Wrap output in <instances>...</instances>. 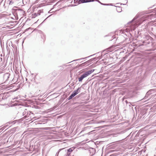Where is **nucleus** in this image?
Returning <instances> with one entry per match:
<instances>
[{"label":"nucleus","instance_id":"nucleus-19","mask_svg":"<svg viewBox=\"0 0 156 156\" xmlns=\"http://www.w3.org/2000/svg\"><path fill=\"white\" fill-rule=\"evenodd\" d=\"M17 1H19V0H16Z\"/></svg>","mask_w":156,"mask_h":156},{"label":"nucleus","instance_id":"nucleus-18","mask_svg":"<svg viewBox=\"0 0 156 156\" xmlns=\"http://www.w3.org/2000/svg\"><path fill=\"white\" fill-rule=\"evenodd\" d=\"M118 9H121L119 7H118Z\"/></svg>","mask_w":156,"mask_h":156},{"label":"nucleus","instance_id":"nucleus-7","mask_svg":"<svg viewBox=\"0 0 156 156\" xmlns=\"http://www.w3.org/2000/svg\"><path fill=\"white\" fill-rule=\"evenodd\" d=\"M80 87L78 88L77 90H75L73 92V94L75 96L80 92Z\"/></svg>","mask_w":156,"mask_h":156},{"label":"nucleus","instance_id":"nucleus-2","mask_svg":"<svg viewBox=\"0 0 156 156\" xmlns=\"http://www.w3.org/2000/svg\"><path fill=\"white\" fill-rule=\"evenodd\" d=\"M10 76V74L9 73H5L3 75V81L4 82H5L8 80Z\"/></svg>","mask_w":156,"mask_h":156},{"label":"nucleus","instance_id":"nucleus-4","mask_svg":"<svg viewBox=\"0 0 156 156\" xmlns=\"http://www.w3.org/2000/svg\"><path fill=\"white\" fill-rule=\"evenodd\" d=\"M74 149V148L73 147L71 148L68 149L67 150V154L66 156H73V155L71 156V154Z\"/></svg>","mask_w":156,"mask_h":156},{"label":"nucleus","instance_id":"nucleus-1","mask_svg":"<svg viewBox=\"0 0 156 156\" xmlns=\"http://www.w3.org/2000/svg\"><path fill=\"white\" fill-rule=\"evenodd\" d=\"M94 69H92L90 70H89L87 71L83 74H82L81 76L78 78V80L79 82H81L82 80L85 78L87 77L88 75H90L92 73L94 72Z\"/></svg>","mask_w":156,"mask_h":156},{"label":"nucleus","instance_id":"nucleus-5","mask_svg":"<svg viewBox=\"0 0 156 156\" xmlns=\"http://www.w3.org/2000/svg\"><path fill=\"white\" fill-rule=\"evenodd\" d=\"M15 0H5V4H8L9 5H12L15 2Z\"/></svg>","mask_w":156,"mask_h":156},{"label":"nucleus","instance_id":"nucleus-17","mask_svg":"<svg viewBox=\"0 0 156 156\" xmlns=\"http://www.w3.org/2000/svg\"><path fill=\"white\" fill-rule=\"evenodd\" d=\"M45 128V129H48V128L46 127V128Z\"/></svg>","mask_w":156,"mask_h":156},{"label":"nucleus","instance_id":"nucleus-14","mask_svg":"<svg viewBox=\"0 0 156 156\" xmlns=\"http://www.w3.org/2000/svg\"><path fill=\"white\" fill-rule=\"evenodd\" d=\"M84 58H80V59H76V60H74L73 61H77V60H80V59H84Z\"/></svg>","mask_w":156,"mask_h":156},{"label":"nucleus","instance_id":"nucleus-13","mask_svg":"<svg viewBox=\"0 0 156 156\" xmlns=\"http://www.w3.org/2000/svg\"><path fill=\"white\" fill-rule=\"evenodd\" d=\"M126 103L127 104V103H129V104H130L129 105V106H130V105H132V104L130 103V102H126Z\"/></svg>","mask_w":156,"mask_h":156},{"label":"nucleus","instance_id":"nucleus-10","mask_svg":"<svg viewBox=\"0 0 156 156\" xmlns=\"http://www.w3.org/2000/svg\"><path fill=\"white\" fill-rule=\"evenodd\" d=\"M43 12L42 10H39L37 12L38 15H40L41 13Z\"/></svg>","mask_w":156,"mask_h":156},{"label":"nucleus","instance_id":"nucleus-3","mask_svg":"<svg viewBox=\"0 0 156 156\" xmlns=\"http://www.w3.org/2000/svg\"><path fill=\"white\" fill-rule=\"evenodd\" d=\"M93 60V59H90L86 62H84L80 65V66L82 67L84 66H87L89 64H90L92 62V61Z\"/></svg>","mask_w":156,"mask_h":156},{"label":"nucleus","instance_id":"nucleus-8","mask_svg":"<svg viewBox=\"0 0 156 156\" xmlns=\"http://www.w3.org/2000/svg\"><path fill=\"white\" fill-rule=\"evenodd\" d=\"M75 96L74 94L72 93L71 95L68 98V100H69L71 99L73 97Z\"/></svg>","mask_w":156,"mask_h":156},{"label":"nucleus","instance_id":"nucleus-16","mask_svg":"<svg viewBox=\"0 0 156 156\" xmlns=\"http://www.w3.org/2000/svg\"><path fill=\"white\" fill-rule=\"evenodd\" d=\"M125 1H126V3L127 2V0H126Z\"/></svg>","mask_w":156,"mask_h":156},{"label":"nucleus","instance_id":"nucleus-9","mask_svg":"<svg viewBox=\"0 0 156 156\" xmlns=\"http://www.w3.org/2000/svg\"><path fill=\"white\" fill-rule=\"evenodd\" d=\"M39 16L38 15L37 12V13H34L33 14V17L34 18L35 17H36Z\"/></svg>","mask_w":156,"mask_h":156},{"label":"nucleus","instance_id":"nucleus-11","mask_svg":"<svg viewBox=\"0 0 156 156\" xmlns=\"http://www.w3.org/2000/svg\"><path fill=\"white\" fill-rule=\"evenodd\" d=\"M96 1L100 3L101 5H108V4H103V3H101L98 0H96Z\"/></svg>","mask_w":156,"mask_h":156},{"label":"nucleus","instance_id":"nucleus-6","mask_svg":"<svg viewBox=\"0 0 156 156\" xmlns=\"http://www.w3.org/2000/svg\"><path fill=\"white\" fill-rule=\"evenodd\" d=\"M94 0H80L78 2L79 3H84L85 2H93Z\"/></svg>","mask_w":156,"mask_h":156},{"label":"nucleus","instance_id":"nucleus-15","mask_svg":"<svg viewBox=\"0 0 156 156\" xmlns=\"http://www.w3.org/2000/svg\"><path fill=\"white\" fill-rule=\"evenodd\" d=\"M3 0H0V4H1Z\"/></svg>","mask_w":156,"mask_h":156},{"label":"nucleus","instance_id":"nucleus-12","mask_svg":"<svg viewBox=\"0 0 156 156\" xmlns=\"http://www.w3.org/2000/svg\"><path fill=\"white\" fill-rule=\"evenodd\" d=\"M137 18L136 16L135 17H134L133 19L130 22V23H131L132 22H134L136 19Z\"/></svg>","mask_w":156,"mask_h":156}]
</instances>
